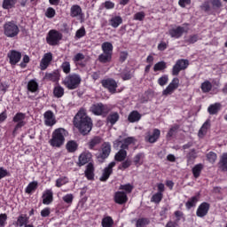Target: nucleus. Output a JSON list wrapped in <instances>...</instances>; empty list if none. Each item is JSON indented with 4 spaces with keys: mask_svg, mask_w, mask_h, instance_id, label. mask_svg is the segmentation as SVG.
Here are the masks:
<instances>
[{
    "mask_svg": "<svg viewBox=\"0 0 227 227\" xmlns=\"http://www.w3.org/2000/svg\"><path fill=\"white\" fill-rule=\"evenodd\" d=\"M74 125L83 136L90 134L91 129H93V121L91 118L86 114V110L83 108L75 114L74 118Z\"/></svg>",
    "mask_w": 227,
    "mask_h": 227,
    "instance_id": "obj_1",
    "label": "nucleus"
},
{
    "mask_svg": "<svg viewBox=\"0 0 227 227\" xmlns=\"http://www.w3.org/2000/svg\"><path fill=\"white\" fill-rule=\"evenodd\" d=\"M68 136V131L63 128H59L52 132L51 139L50 140L51 146L53 148H61L65 145V137Z\"/></svg>",
    "mask_w": 227,
    "mask_h": 227,
    "instance_id": "obj_2",
    "label": "nucleus"
},
{
    "mask_svg": "<svg viewBox=\"0 0 227 227\" xmlns=\"http://www.w3.org/2000/svg\"><path fill=\"white\" fill-rule=\"evenodd\" d=\"M82 79L78 74H71L67 75L62 81V84L67 88V90H77L81 86Z\"/></svg>",
    "mask_w": 227,
    "mask_h": 227,
    "instance_id": "obj_3",
    "label": "nucleus"
},
{
    "mask_svg": "<svg viewBox=\"0 0 227 227\" xmlns=\"http://www.w3.org/2000/svg\"><path fill=\"white\" fill-rule=\"evenodd\" d=\"M20 33V28H19L17 22L12 20L4 24V35L7 36V38H15L16 36H19Z\"/></svg>",
    "mask_w": 227,
    "mask_h": 227,
    "instance_id": "obj_4",
    "label": "nucleus"
},
{
    "mask_svg": "<svg viewBox=\"0 0 227 227\" xmlns=\"http://www.w3.org/2000/svg\"><path fill=\"white\" fill-rule=\"evenodd\" d=\"M26 114L17 113L12 118V121L17 123L12 131V136H17V131L19 129H22L26 125Z\"/></svg>",
    "mask_w": 227,
    "mask_h": 227,
    "instance_id": "obj_5",
    "label": "nucleus"
},
{
    "mask_svg": "<svg viewBox=\"0 0 227 227\" xmlns=\"http://www.w3.org/2000/svg\"><path fill=\"white\" fill-rule=\"evenodd\" d=\"M90 111L96 116H106L109 114V107L107 105H104L102 103L94 104L90 106Z\"/></svg>",
    "mask_w": 227,
    "mask_h": 227,
    "instance_id": "obj_6",
    "label": "nucleus"
},
{
    "mask_svg": "<svg viewBox=\"0 0 227 227\" xmlns=\"http://www.w3.org/2000/svg\"><path fill=\"white\" fill-rule=\"evenodd\" d=\"M136 143V138L134 137H129L123 140L117 139L114 142V148H122V150H129V146Z\"/></svg>",
    "mask_w": 227,
    "mask_h": 227,
    "instance_id": "obj_7",
    "label": "nucleus"
},
{
    "mask_svg": "<svg viewBox=\"0 0 227 227\" xmlns=\"http://www.w3.org/2000/svg\"><path fill=\"white\" fill-rule=\"evenodd\" d=\"M111 154V143L105 142L101 145L100 153L97 154V159L99 162H104Z\"/></svg>",
    "mask_w": 227,
    "mask_h": 227,
    "instance_id": "obj_8",
    "label": "nucleus"
},
{
    "mask_svg": "<svg viewBox=\"0 0 227 227\" xmlns=\"http://www.w3.org/2000/svg\"><path fill=\"white\" fill-rule=\"evenodd\" d=\"M189 67V60L187 59H178L176 60V64L172 67V75H179L182 70H186Z\"/></svg>",
    "mask_w": 227,
    "mask_h": 227,
    "instance_id": "obj_9",
    "label": "nucleus"
},
{
    "mask_svg": "<svg viewBox=\"0 0 227 227\" xmlns=\"http://www.w3.org/2000/svg\"><path fill=\"white\" fill-rule=\"evenodd\" d=\"M61 38H63L61 33L57 30H50L46 37V42L49 45H58Z\"/></svg>",
    "mask_w": 227,
    "mask_h": 227,
    "instance_id": "obj_10",
    "label": "nucleus"
},
{
    "mask_svg": "<svg viewBox=\"0 0 227 227\" xmlns=\"http://www.w3.org/2000/svg\"><path fill=\"white\" fill-rule=\"evenodd\" d=\"M178 86H180V79L176 77L171 81L167 88L163 90V97H168V95H173V93H175V90H178Z\"/></svg>",
    "mask_w": 227,
    "mask_h": 227,
    "instance_id": "obj_11",
    "label": "nucleus"
},
{
    "mask_svg": "<svg viewBox=\"0 0 227 227\" xmlns=\"http://www.w3.org/2000/svg\"><path fill=\"white\" fill-rule=\"evenodd\" d=\"M101 84L103 88L108 90V91L112 94L116 93V88H118V82L114 79H105L101 81Z\"/></svg>",
    "mask_w": 227,
    "mask_h": 227,
    "instance_id": "obj_12",
    "label": "nucleus"
},
{
    "mask_svg": "<svg viewBox=\"0 0 227 227\" xmlns=\"http://www.w3.org/2000/svg\"><path fill=\"white\" fill-rule=\"evenodd\" d=\"M189 31V28L182 26H178L175 28H171L168 30V35L171 36V38H182L184 35V33H187Z\"/></svg>",
    "mask_w": 227,
    "mask_h": 227,
    "instance_id": "obj_13",
    "label": "nucleus"
},
{
    "mask_svg": "<svg viewBox=\"0 0 227 227\" xmlns=\"http://www.w3.org/2000/svg\"><path fill=\"white\" fill-rule=\"evenodd\" d=\"M116 166V161H112L106 168H104L102 176H100V182H107L111 175H113V168Z\"/></svg>",
    "mask_w": 227,
    "mask_h": 227,
    "instance_id": "obj_14",
    "label": "nucleus"
},
{
    "mask_svg": "<svg viewBox=\"0 0 227 227\" xmlns=\"http://www.w3.org/2000/svg\"><path fill=\"white\" fill-rule=\"evenodd\" d=\"M44 118V125L46 127H54L56 125V115H54V112L48 110L43 114Z\"/></svg>",
    "mask_w": 227,
    "mask_h": 227,
    "instance_id": "obj_15",
    "label": "nucleus"
},
{
    "mask_svg": "<svg viewBox=\"0 0 227 227\" xmlns=\"http://www.w3.org/2000/svg\"><path fill=\"white\" fill-rule=\"evenodd\" d=\"M114 201L117 203V205H125V203L129 201V197L126 192L119 191L114 193Z\"/></svg>",
    "mask_w": 227,
    "mask_h": 227,
    "instance_id": "obj_16",
    "label": "nucleus"
},
{
    "mask_svg": "<svg viewBox=\"0 0 227 227\" xmlns=\"http://www.w3.org/2000/svg\"><path fill=\"white\" fill-rule=\"evenodd\" d=\"M7 58H9V63L11 65H17V63H19L22 58V53L12 50L7 54Z\"/></svg>",
    "mask_w": 227,
    "mask_h": 227,
    "instance_id": "obj_17",
    "label": "nucleus"
},
{
    "mask_svg": "<svg viewBox=\"0 0 227 227\" xmlns=\"http://www.w3.org/2000/svg\"><path fill=\"white\" fill-rule=\"evenodd\" d=\"M51 63H52V53L47 52L43 55V59L40 61L41 70H47Z\"/></svg>",
    "mask_w": 227,
    "mask_h": 227,
    "instance_id": "obj_18",
    "label": "nucleus"
},
{
    "mask_svg": "<svg viewBox=\"0 0 227 227\" xmlns=\"http://www.w3.org/2000/svg\"><path fill=\"white\" fill-rule=\"evenodd\" d=\"M209 210L210 204H208V202H202L197 208L196 215L197 217H205Z\"/></svg>",
    "mask_w": 227,
    "mask_h": 227,
    "instance_id": "obj_19",
    "label": "nucleus"
},
{
    "mask_svg": "<svg viewBox=\"0 0 227 227\" xmlns=\"http://www.w3.org/2000/svg\"><path fill=\"white\" fill-rule=\"evenodd\" d=\"M83 15L84 14L82 13V8H81V5L74 4L71 6L70 17H72V19H82Z\"/></svg>",
    "mask_w": 227,
    "mask_h": 227,
    "instance_id": "obj_20",
    "label": "nucleus"
},
{
    "mask_svg": "<svg viewBox=\"0 0 227 227\" xmlns=\"http://www.w3.org/2000/svg\"><path fill=\"white\" fill-rule=\"evenodd\" d=\"M160 137V129H154L153 134L150 132L146 133L145 141L148 143H157L159 138Z\"/></svg>",
    "mask_w": 227,
    "mask_h": 227,
    "instance_id": "obj_21",
    "label": "nucleus"
},
{
    "mask_svg": "<svg viewBox=\"0 0 227 227\" xmlns=\"http://www.w3.org/2000/svg\"><path fill=\"white\" fill-rule=\"evenodd\" d=\"M91 153L90 151H85L82 153L78 159V166H84V164H88L90 160H91Z\"/></svg>",
    "mask_w": 227,
    "mask_h": 227,
    "instance_id": "obj_22",
    "label": "nucleus"
},
{
    "mask_svg": "<svg viewBox=\"0 0 227 227\" xmlns=\"http://www.w3.org/2000/svg\"><path fill=\"white\" fill-rule=\"evenodd\" d=\"M42 198L43 205H51L54 200V193L52 192V190H45Z\"/></svg>",
    "mask_w": 227,
    "mask_h": 227,
    "instance_id": "obj_23",
    "label": "nucleus"
},
{
    "mask_svg": "<svg viewBox=\"0 0 227 227\" xmlns=\"http://www.w3.org/2000/svg\"><path fill=\"white\" fill-rule=\"evenodd\" d=\"M60 77L61 74L59 73V70H55L51 73H46L44 79H46L47 81H52V82H58Z\"/></svg>",
    "mask_w": 227,
    "mask_h": 227,
    "instance_id": "obj_24",
    "label": "nucleus"
},
{
    "mask_svg": "<svg viewBox=\"0 0 227 227\" xmlns=\"http://www.w3.org/2000/svg\"><path fill=\"white\" fill-rule=\"evenodd\" d=\"M85 176L89 180H93V178H95V167L93 166V163H89L86 166Z\"/></svg>",
    "mask_w": 227,
    "mask_h": 227,
    "instance_id": "obj_25",
    "label": "nucleus"
},
{
    "mask_svg": "<svg viewBox=\"0 0 227 227\" xmlns=\"http://www.w3.org/2000/svg\"><path fill=\"white\" fill-rule=\"evenodd\" d=\"M198 158V153H196V149H192L187 154V166H191L192 164H194V160Z\"/></svg>",
    "mask_w": 227,
    "mask_h": 227,
    "instance_id": "obj_26",
    "label": "nucleus"
},
{
    "mask_svg": "<svg viewBox=\"0 0 227 227\" xmlns=\"http://www.w3.org/2000/svg\"><path fill=\"white\" fill-rule=\"evenodd\" d=\"M102 143V137L97 136L92 137L89 142H88V146L90 150H94L95 146H98Z\"/></svg>",
    "mask_w": 227,
    "mask_h": 227,
    "instance_id": "obj_27",
    "label": "nucleus"
},
{
    "mask_svg": "<svg viewBox=\"0 0 227 227\" xmlns=\"http://www.w3.org/2000/svg\"><path fill=\"white\" fill-rule=\"evenodd\" d=\"M139 120H141V114L137 111H132L128 116L129 123H136L137 121H139Z\"/></svg>",
    "mask_w": 227,
    "mask_h": 227,
    "instance_id": "obj_28",
    "label": "nucleus"
},
{
    "mask_svg": "<svg viewBox=\"0 0 227 227\" xmlns=\"http://www.w3.org/2000/svg\"><path fill=\"white\" fill-rule=\"evenodd\" d=\"M219 168L221 171L226 172L227 171V153L222 154L220 158V161L218 162Z\"/></svg>",
    "mask_w": 227,
    "mask_h": 227,
    "instance_id": "obj_29",
    "label": "nucleus"
},
{
    "mask_svg": "<svg viewBox=\"0 0 227 227\" xmlns=\"http://www.w3.org/2000/svg\"><path fill=\"white\" fill-rule=\"evenodd\" d=\"M66 148L69 153H74V152H77V148H79V145L75 140H70L67 143Z\"/></svg>",
    "mask_w": 227,
    "mask_h": 227,
    "instance_id": "obj_30",
    "label": "nucleus"
},
{
    "mask_svg": "<svg viewBox=\"0 0 227 227\" xmlns=\"http://www.w3.org/2000/svg\"><path fill=\"white\" fill-rule=\"evenodd\" d=\"M27 91H30V93H36L38 91V82H36L35 79H32L27 83Z\"/></svg>",
    "mask_w": 227,
    "mask_h": 227,
    "instance_id": "obj_31",
    "label": "nucleus"
},
{
    "mask_svg": "<svg viewBox=\"0 0 227 227\" xmlns=\"http://www.w3.org/2000/svg\"><path fill=\"white\" fill-rule=\"evenodd\" d=\"M118 120H120V114H118V113L114 112L110 114L107 118H106V122L110 123V125H115L116 121H118Z\"/></svg>",
    "mask_w": 227,
    "mask_h": 227,
    "instance_id": "obj_32",
    "label": "nucleus"
},
{
    "mask_svg": "<svg viewBox=\"0 0 227 227\" xmlns=\"http://www.w3.org/2000/svg\"><path fill=\"white\" fill-rule=\"evenodd\" d=\"M127 159V150L121 148V150L115 154L114 160L117 162H123Z\"/></svg>",
    "mask_w": 227,
    "mask_h": 227,
    "instance_id": "obj_33",
    "label": "nucleus"
},
{
    "mask_svg": "<svg viewBox=\"0 0 227 227\" xmlns=\"http://www.w3.org/2000/svg\"><path fill=\"white\" fill-rule=\"evenodd\" d=\"M200 90L203 93H210V91H212V82H210L208 80H206L201 83Z\"/></svg>",
    "mask_w": 227,
    "mask_h": 227,
    "instance_id": "obj_34",
    "label": "nucleus"
},
{
    "mask_svg": "<svg viewBox=\"0 0 227 227\" xmlns=\"http://www.w3.org/2000/svg\"><path fill=\"white\" fill-rule=\"evenodd\" d=\"M27 223H29V218L26 215H20L16 222V224L20 227L27 225Z\"/></svg>",
    "mask_w": 227,
    "mask_h": 227,
    "instance_id": "obj_35",
    "label": "nucleus"
},
{
    "mask_svg": "<svg viewBox=\"0 0 227 227\" xmlns=\"http://www.w3.org/2000/svg\"><path fill=\"white\" fill-rule=\"evenodd\" d=\"M101 49L103 52L113 55V49H114L113 43L109 42H105L102 43Z\"/></svg>",
    "mask_w": 227,
    "mask_h": 227,
    "instance_id": "obj_36",
    "label": "nucleus"
},
{
    "mask_svg": "<svg viewBox=\"0 0 227 227\" xmlns=\"http://www.w3.org/2000/svg\"><path fill=\"white\" fill-rule=\"evenodd\" d=\"M15 4H17V0H4L2 7L4 10H12L15 7Z\"/></svg>",
    "mask_w": 227,
    "mask_h": 227,
    "instance_id": "obj_37",
    "label": "nucleus"
},
{
    "mask_svg": "<svg viewBox=\"0 0 227 227\" xmlns=\"http://www.w3.org/2000/svg\"><path fill=\"white\" fill-rule=\"evenodd\" d=\"M111 59H113V55L109 53L103 52L98 56V61L100 63H110Z\"/></svg>",
    "mask_w": 227,
    "mask_h": 227,
    "instance_id": "obj_38",
    "label": "nucleus"
},
{
    "mask_svg": "<svg viewBox=\"0 0 227 227\" xmlns=\"http://www.w3.org/2000/svg\"><path fill=\"white\" fill-rule=\"evenodd\" d=\"M221 110V104L220 103H215L208 106L207 112L209 114H217L219 111Z\"/></svg>",
    "mask_w": 227,
    "mask_h": 227,
    "instance_id": "obj_39",
    "label": "nucleus"
},
{
    "mask_svg": "<svg viewBox=\"0 0 227 227\" xmlns=\"http://www.w3.org/2000/svg\"><path fill=\"white\" fill-rule=\"evenodd\" d=\"M200 200V197L198 195L192 197L191 199L188 200V201L185 203V207L188 210H191V208H192V207H194L196 205V203H198Z\"/></svg>",
    "mask_w": 227,
    "mask_h": 227,
    "instance_id": "obj_40",
    "label": "nucleus"
},
{
    "mask_svg": "<svg viewBox=\"0 0 227 227\" xmlns=\"http://www.w3.org/2000/svg\"><path fill=\"white\" fill-rule=\"evenodd\" d=\"M60 68L67 75H68V74L72 72V66H70V61L68 60H65L64 62H62V64L60 65Z\"/></svg>",
    "mask_w": 227,
    "mask_h": 227,
    "instance_id": "obj_41",
    "label": "nucleus"
},
{
    "mask_svg": "<svg viewBox=\"0 0 227 227\" xmlns=\"http://www.w3.org/2000/svg\"><path fill=\"white\" fill-rule=\"evenodd\" d=\"M210 129V121H206L199 130V137H203L207 134V130Z\"/></svg>",
    "mask_w": 227,
    "mask_h": 227,
    "instance_id": "obj_42",
    "label": "nucleus"
},
{
    "mask_svg": "<svg viewBox=\"0 0 227 227\" xmlns=\"http://www.w3.org/2000/svg\"><path fill=\"white\" fill-rule=\"evenodd\" d=\"M143 159H145V153H139L134 157L133 162L137 168H139V166L143 165Z\"/></svg>",
    "mask_w": 227,
    "mask_h": 227,
    "instance_id": "obj_43",
    "label": "nucleus"
},
{
    "mask_svg": "<svg viewBox=\"0 0 227 227\" xmlns=\"http://www.w3.org/2000/svg\"><path fill=\"white\" fill-rule=\"evenodd\" d=\"M36 189H38V181H33L28 184L25 190V192H27V194H31L33 191H36Z\"/></svg>",
    "mask_w": 227,
    "mask_h": 227,
    "instance_id": "obj_44",
    "label": "nucleus"
},
{
    "mask_svg": "<svg viewBox=\"0 0 227 227\" xmlns=\"http://www.w3.org/2000/svg\"><path fill=\"white\" fill-rule=\"evenodd\" d=\"M53 95L57 98H61V97H63V95H65V89L63 87H61V85H57L53 90Z\"/></svg>",
    "mask_w": 227,
    "mask_h": 227,
    "instance_id": "obj_45",
    "label": "nucleus"
},
{
    "mask_svg": "<svg viewBox=\"0 0 227 227\" xmlns=\"http://www.w3.org/2000/svg\"><path fill=\"white\" fill-rule=\"evenodd\" d=\"M121 22H123V20L121 16H115L110 20V25L114 28L118 27Z\"/></svg>",
    "mask_w": 227,
    "mask_h": 227,
    "instance_id": "obj_46",
    "label": "nucleus"
},
{
    "mask_svg": "<svg viewBox=\"0 0 227 227\" xmlns=\"http://www.w3.org/2000/svg\"><path fill=\"white\" fill-rule=\"evenodd\" d=\"M166 68H168V66L166 65V62L160 61V62H157L154 65L153 71L154 72H161L162 70H166Z\"/></svg>",
    "mask_w": 227,
    "mask_h": 227,
    "instance_id": "obj_47",
    "label": "nucleus"
},
{
    "mask_svg": "<svg viewBox=\"0 0 227 227\" xmlns=\"http://www.w3.org/2000/svg\"><path fill=\"white\" fill-rule=\"evenodd\" d=\"M101 224L103 227H113L114 221L111 216H106L102 219Z\"/></svg>",
    "mask_w": 227,
    "mask_h": 227,
    "instance_id": "obj_48",
    "label": "nucleus"
},
{
    "mask_svg": "<svg viewBox=\"0 0 227 227\" xmlns=\"http://www.w3.org/2000/svg\"><path fill=\"white\" fill-rule=\"evenodd\" d=\"M201 169H203V165L201 163L197 164L192 168V174L194 178L200 177V175H201Z\"/></svg>",
    "mask_w": 227,
    "mask_h": 227,
    "instance_id": "obj_49",
    "label": "nucleus"
},
{
    "mask_svg": "<svg viewBox=\"0 0 227 227\" xmlns=\"http://www.w3.org/2000/svg\"><path fill=\"white\" fill-rule=\"evenodd\" d=\"M134 189V186L130 184H121L119 187L120 191H124V192L127 194H130Z\"/></svg>",
    "mask_w": 227,
    "mask_h": 227,
    "instance_id": "obj_50",
    "label": "nucleus"
},
{
    "mask_svg": "<svg viewBox=\"0 0 227 227\" xmlns=\"http://www.w3.org/2000/svg\"><path fill=\"white\" fill-rule=\"evenodd\" d=\"M199 40L200 36L198 35H192L184 39V43H188V45H191L192 43H196V42H198Z\"/></svg>",
    "mask_w": 227,
    "mask_h": 227,
    "instance_id": "obj_51",
    "label": "nucleus"
},
{
    "mask_svg": "<svg viewBox=\"0 0 227 227\" xmlns=\"http://www.w3.org/2000/svg\"><path fill=\"white\" fill-rule=\"evenodd\" d=\"M148 224H150L148 218H139L136 221V227H146Z\"/></svg>",
    "mask_w": 227,
    "mask_h": 227,
    "instance_id": "obj_52",
    "label": "nucleus"
},
{
    "mask_svg": "<svg viewBox=\"0 0 227 227\" xmlns=\"http://www.w3.org/2000/svg\"><path fill=\"white\" fill-rule=\"evenodd\" d=\"M68 184V177L61 176L56 180V187H63V185H67Z\"/></svg>",
    "mask_w": 227,
    "mask_h": 227,
    "instance_id": "obj_53",
    "label": "nucleus"
},
{
    "mask_svg": "<svg viewBox=\"0 0 227 227\" xmlns=\"http://www.w3.org/2000/svg\"><path fill=\"white\" fill-rule=\"evenodd\" d=\"M180 129V126L175 124L174 126H172L168 132L167 133V139H170V137H173V136H175V133L177 132V130Z\"/></svg>",
    "mask_w": 227,
    "mask_h": 227,
    "instance_id": "obj_54",
    "label": "nucleus"
},
{
    "mask_svg": "<svg viewBox=\"0 0 227 227\" xmlns=\"http://www.w3.org/2000/svg\"><path fill=\"white\" fill-rule=\"evenodd\" d=\"M62 200L64 202H66L67 205H72L74 203V194L67 193L62 197Z\"/></svg>",
    "mask_w": 227,
    "mask_h": 227,
    "instance_id": "obj_55",
    "label": "nucleus"
},
{
    "mask_svg": "<svg viewBox=\"0 0 227 227\" xmlns=\"http://www.w3.org/2000/svg\"><path fill=\"white\" fill-rule=\"evenodd\" d=\"M45 17H47V19H54V17H56V10L52 7H49L45 12Z\"/></svg>",
    "mask_w": 227,
    "mask_h": 227,
    "instance_id": "obj_56",
    "label": "nucleus"
},
{
    "mask_svg": "<svg viewBox=\"0 0 227 227\" xmlns=\"http://www.w3.org/2000/svg\"><path fill=\"white\" fill-rule=\"evenodd\" d=\"M168 81H169V78H168V74H164L158 79V84L160 86H166V84H168Z\"/></svg>",
    "mask_w": 227,
    "mask_h": 227,
    "instance_id": "obj_57",
    "label": "nucleus"
},
{
    "mask_svg": "<svg viewBox=\"0 0 227 227\" xmlns=\"http://www.w3.org/2000/svg\"><path fill=\"white\" fill-rule=\"evenodd\" d=\"M151 201H153V203H160V201H162V193L156 192L155 194H153Z\"/></svg>",
    "mask_w": 227,
    "mask_h": 227,
    "instance_id": "obj_58",
    "label": "nucleus"
},
{
    "mask_svg": "<svg viewBox=\"0 0 227 227\" xmlns=\"http://www.w3.org/2000/svg\"><path fill=\"white\" fill-rule=\"evenodd\" d=\"M207 159L209 162H211L212 164H214V162H215V160H217V154L214 152H209L207 154Z\"/></svg>",
    "mask_w": 227,
    "mask_h": 227,
    "instance_id": "obj_59",
    "label": "nucleus"
},
{
    "mask_svg": "<svg viewBox=\"0 0 227 227\" xmlns=\"http://www.w3.org/2000/svg\"><path fill=\"white\" fill-rule=\"evenodd\" d=\"M6 221H8V215L6 214H0V227L6 226Z\"/></svg>",
    "mask_w": 227,
    "mask_h": 227,
    "instance_id": "obj_60",
    "label": "nucleus"
},
{
    "mask_svg": "<svg viewBox=\"0 0 227 227\" xmlns=\"http://www.w3.org/2000/svg\"><path fill=\"white\" fill-rule=\"evenodd\" d=\"M6 176H10V172L4 168L0 167V180L6 178Z\"/></svg>",
    "mask_w": 227,
    "mask_h": 227,
    "instance_id": "obj_61",
    "label": "nucleus"
},
{
    "mask_svg": "<svg viewBox=\"0 0 227 227\" xmlns=\"http://www.w3.org/2000/svg\"><path fill=\"white\" fill-rule=\"evenodd\" d=\"M85 56L82 53H77L76 55H74V57L73 58V61L74 63H79V61H82L83 59H85Z\"/></svg>",
    "mask_w": 227,
    "mask_h": 227,
    "instance_id": "obj_62",
    "label": "nucleus"
},
{
    "mask_svg": "<svg viewBox=\"0 0 227 227\" xmlns=\"http://www.w3.org/2000/svg\"><path fill=\"white\" fill-rule=\"evenodd\" d=\"M75 36L76 38H82V36H86V29L84 27H81L76 31Z\"/></svg>",
    "mask_w": 227,
    "mask_h": 227,
    "instance_id": "obj_63",
    "label": "nucleus"
},
{
    "mask_svg": "<svg viewBox=\"0 0 227 227\" xmlns=\"http://www.w3.org/2000/svg\"><path fill=\"white\" fill-rule=\"evenodd\" d=\"M145 20V12H137L134 15V20Z\"/></svg>",
    "mask_w": 227,
    "mask_h": 227,
    "instance_id": "obj_64",
    "label": "nucleus"
}]
</instances>
